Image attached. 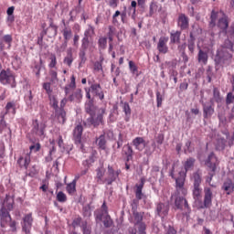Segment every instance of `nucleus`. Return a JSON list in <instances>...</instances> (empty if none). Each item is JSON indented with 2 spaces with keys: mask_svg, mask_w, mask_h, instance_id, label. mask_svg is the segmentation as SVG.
<instances>
[{
  "mask_svg": "<svg viewBox=\"0 0 234 234\" xmlns=\"http://www.w3.org/2000/svg\"><path fill=\"white\" fill-rule=\"evenodd\" d=\"M177 27L180 30H187L189 28V17L186 14H180L177 18Z\"/></svg>",
  "mask_w": 234,
  "mask_h": 234,
  "instance_id": "nucleus-17",
  "label": "nucleus"
},
{
  "mask_svg": "<svg viewBox=\"0 0 234 234\" xmlns=\"http://www.w3.org/2000/svg\"><path fill=\"white\" fill-rule=\"evenodd\" d=\"M57 200L58 202H61L64 203L67 201V195L65 193H63V191H59L57 194Z\"/></svg>",
  "mask_w": 234,
  "mask_h": 234,
  "instance_id": "nucleus-57",
  "label": "nucleus"
},
{
  "mask_svg": "<svg viewBox=\"0 0 234 234\" xmlns=\"http://www.w3.org/2000/svg\"><path fill=\"white\" fill-rule=\"evenodd\" d=\"M232 58L233 55H231L228 49L219 48L218 49L215 57V63L216 65H229V63H231Z\"/></svg>",
  "mask_w": 234,
  "mask_h": 234,
  "instance_id": "nucleus-3",
  "label": "nucleus"
},
{
  "mask_svg": "<svg viewBox=\"0 0 234 234\" xmlns=\"http://www.w3.org/2000/svg\"><path fill=\"white\" fill-rule=\"evenodd\" d=\"M96 144L99 149H101V151H105V149H107V140L105 139V135L101 134V136H99V138L96 139Z\"/></svg>",
  "mask_w": 234,
  "mask_h": 234,
  "instance_id": "nucleus-37",
  "label": "nucleus"
},
{
  "mask_svg": "<svg viewBox=\"0 0 234 234\" xmlns=\"http://www.w3.org/2000/svg\"><path fill=\"white\" fill-rule=\"evenodd\" d=\"M186 184V172H179V176L176 178V189L177 195L186 197L187 195V188L184 187Z\"/></svg>",
  "mask_w": 234,
  "mask_h": 234,
  "instance_id": "nucleus-7",
  "label": "nucleus"
},
{
  "mask_svg": "<svg viewBox=\"0 0 234 234\" xmlns=\"http://www.w3.org/2000/svg\"><path fill=\"white\" fill-rule=\"evenodd\" d=\"M51 85H53L52 82H44L42 84L44 90H46V92H47V94H48V96H50V94H52Z\"/></svg>",
  "mask_w": 234,
  "mask_h": 234,
  "instance_id": "nucleus-54",
  "label": "nucleus"
},
{
  "mask_svg": "<svg viewBox=\"0 0 234 234\" xmlns=\"http://www.w3.org/2000/svg\"><path fill=\"white\" fill-rule=\"evenodd\" d=\"M94 34V27L90 26L89 28L84 32V37L81 39L80 50H92V45L89 40V34Z\"/></svg>",
  "mask_w": 234,
  "mask_h": 234,
  "instance_id": "nucleus-8",
  "label": "nucleus"
},
{
  "mask_svg": "<svg viewBox=\"0 0 234 234\" xmlns=\"http://www.w3.org/2000/svg\"><path fill=\"white\" fill-rule=\"evenodd\" d=\"M122 170H114L111 165H108V176L105 178L107 186H112V182H116V179L120 176Z\"/></svg>",
  "mask_w": 234,
  "mask_h": 234,
  "instance_id": "nucleus-10",
  "label": "nucleus"
},
{
  "mask_svg": "<svg viewBox=\"0 0 234 234\" xmlns=\"http://www.w3.org/2000/svg\"><path fill=\"white\" fill-rule=\"evenodd\" d=\"M74 61V58L72 57V50H68V55L64 58L63 63L64 65L69 66V68L72 67V63Z\"/></svg>",
  "mask_w": 234,
  "mask_h": 234,
  "instance_id": "nucleus-44",
  "label": "nucleus"
},
{
  "mask_svg": "<svg viewBox=\"0 0 234 234\" xmlns=\"http://www.w3.org/2000/svg\"><path fill=\"white\" fill-rule=\"evenodd\" d=\"M121 16V21L122 23H125V19H127V12H120L119 10L115 11V13L112 16V24L118 25V16Z\"/></svg>",
  "mask_w": 234,
  "mask_h": 234,
  "instance_id": "nucleus-26",
  "label": "nucleus"
},
{
  "mask_svg": "<svg viewBox=\"0 0 234 234\" xmlns=\"http://www.w3.org/2000/svg\"><path fill=\"white\" fill-rule=\"evenodd\" d=\"M129 69L132 72V74H136L138 76V67L133 60L129 61Z\"/></svg>",
  "mask_w": 234,
  "mask_h": 234,
  "instance_id": "nucleus-55",
  "label": "nucleus"
},
{
  "mask_svg": "<svg viewBox=\"0 0 234 234\" xmlns=\"http://www.w3.org/2000/svg\"><path fill=\"white\" fill-rule=\"evenodd\" d=\"M101 214L96 215V220L101 221V219L103 218V215H109V208L107 207V204L105 202H103V204L101 205Z\"/></svg>",
  "mask_w": 234,
  "mask_h": 234,
  "instance_id": "nucleus-39",
  "label": "nucleus"
},
{
  "mask_svg": "<svg viewBox=\"0 0 234 234\" xmlns=\"http://www.w3.org/2000/svg\"><path fill=\"white\" fill-rule=\"evenodd\" d=\"M210 19V27H215V25H217V19H218V28L223 30V32H226V30H228V27H229V22H228V16L225 13H223V11L216 12L215 10H213L211 12Z\"/></svg>",
  "mask_w": 234,
  "mask_h": 234,
  "instance_id": "nucleus-2",
  "label": "nucleus"
},
{
  "mask_svg": "<svg viewBox=\"0 0 234 234\" xmlns=\"http://www.w3.org/2000/svg\"><path fill=\"white\" fill-rule=\"evenodd\" d=\"M203 105V116L205 120H209L215 114V107L213 106V101L210 102H205Z\"/></svg>",
  "mask_w": 234,
  "mask_h": 234,
  "instance_id": "nucleus-14",
  "label": "nucleus"
},
{
  "mask_svg": "<svg viewBox=\"0 0 234 234\" xmlns=\"http://www.w3.org/2000/svg\"><path fill=\"white\" fill-rule=\"evenodd\" d=\"M233 101H234V94H233V92H229L227 94V98H226L227 105H231V103H233Z\"/></svg>",
  "mask_w": 234,
  "mask_h": 234,
  "instance_id": "nucleus-63",
  "label": "nucleus"
},
{
  "mask_svg": "<svg viewBox=\"0 0 234 234\" xmlns=\"http://www.w3.org/2000/svg\"><path fill=\"white\" fill-rule=\"evenodd\" d=\"M158 10L159 12L162 10V5L158 6V3L153 0L149 5V17H153V16H154Z\"/></svg>",
  "mask_w": 234,
  "mask_h": 234,
  "instance_id": "nucleus-32",
  "label": "nucleus"
},
{
  "mask_svg": "<svg viewBox=\"0 0 234 234\" xmlns=\"http://www.w3.org/2000/svg\"><path fill=\"white\" fill-rule=\"evenodd\" d=\"M112 218H111V216L107 215L105 217V219L103 220L104 228H111L112 226Z\"/></svg>",
  "mask_w": 234,
  "mask_h": 234,
  "instance_id": "nucleus-58",
  "label": "nucleus"
},
{
  "mask_svg": "<svg viewBox=\"0 0 234 234\" xmlns=\"http://www.w3.org/2000/svg\"><path fill=\"white\" fill-rule=\"evenodd\" d=\"M80 228L82 229L83 234H91L92 233V228L89 226L87 221H83L80 225Z\"/></svg>",
  "mask_w": 234,
  "mask_h": 234,
  "instance_id": "nucleus-46",
  "label": "nucleus"
},
{
  "mask_svg": "<svg viewBox=\"0 0 234 234\" xmlns=\"http://www.w3.org/2000/svg\"><path fill=\"white\" fill-rule=\"evenodd\" d=\"M209 57L207 56V52H205L202 49H199L197 54V61L198 63H202L203 65H207V59Z\"/></svg>",
  "mask_w": 234,
  "mask_h": 234,
  "instance_id": "nucleus-35",
  "label": "nucleus"
},
{
  "mask_svg": "<svg viewBox=\"0 0 234 234\" xmlns=\"http://www.w3.org/2000/svg\"><path fill=\"white\" fill-rule=\"evenodd\" d=\"M67 193L69 195H74L76 191V181H72L71 183H69L66 186Z\"/></svg>",
  "mask_w": 234,
  "mask_h": 234,
  "instance_id": "nucleus-49",
  "label": "nucleus"
},
{
  "mask_svg": "<svg viewBox=\"0 0 234 234\" xmlns=\"http://www.w3.org/2000/svg\"><path fill=\"white\" fill-rule=\"evenodd\" d=\"M226 145H228V139L218 135L215 143L216 151H224Z\"/></svg>",
  "mask_w": 234,
  "mask_h": 234,
  "instance_id": "nucleus-22",
  "label": "nucleus"
},
{
  "mask_svg": "<svg viewBox=\"0 0 234 234\" xmlns=\"http://www.w3.org/2000/svg\"><path fill=\"white\" fill-rule=\"evenodd\" d=\"M17 164L19 167H25V169H28V165H30V153L27 154L25 158L21 156L17 160Z\"/></svg>",
  "mask_w": 234,
  "mask_h": 234,
  "instance_id": "nucleus-28",
  "label": "nucleus"
},
{
  "mask_svg": "<svg viewBox=\"0 0 234 234\" xmlns=\"http://www.w3.org/2000/svg\"><path fill=\"white\" fill-rule=\"evenodd\" d=\"M80 224H83V222H81V218L78 217L73 219L71 226L72 228H78Z\"/></svg>",
  "mask_w": 234,
  "mask_h": 234,
  "instance_id": "nucleus-64",
  "label": "nucleus"
},
{
  "mask_svg": "<svg viewBox=\"0 0 234 234\" xmlns=\"http://www.w3.org/2000/svg\"><path fill=\"white\" fill-rule=\"evenodd\" d=\"M10 112H12V114H16V102L15 101H9L6 103L5 112L3 114H5L6 116V114H10Z\"/></svg>",
  "mask_w": 234,
  "mask_h": 234,
  "instance_id": "nucleus-41",
  "label": "nucleus"
},
{
  "mask_svg": "<svg viewBox=\"0 0 234 234\" xmlns=\"http://www.w3.org/2000/svg\"><path fill=\"white\" fill-rule=\"evenodd\" d=\"M195 162H197V160L193 157H189L185 161L183 164L185 173H187V171H192L193 167H195Z\"/></svg>",
  "mask_w": 234,
  "mask_h": 234,
  "instance_id": "nucleus-33",
  "label": "nucleus"
},
{
  "mask_svg": "<svg viewBox=\"0 0 234 234\" xmlns=\"http://www.w3.org/2000/svg\"><path fill=\"white\" fill-rule=\"evenodd\" d=\"M74 89H76V77L72 75L70 77V82L64 87V92L66 96H69V94H70Z\"/></svg>",
  "mask_w": 234,
  "mask_h": 234,
  "instance_id": "nucleus-25",
  "label": "nucleus"
},
{
  "mask_svg": "<svg viewBox=\"0 0 234 234\" xmlns=\"http://www.w3.org/2000/svg\"><path fill=\"white\" fill-rule=\"evenodd\" d=\"M7 226H9L10 228V231H12V233H16L17 231V222L16 220H11L8 222Z\"/></svg>",
  "mask_w": 234,
  "mask_h": 234,
  "instance_id": "nucleus-56",
  "label": "nucleus"
},
{
  "mask_svg": "<svg viewBox=\"0 0 234 234\" xmlns=\"http://www.w3.org/2000/svg\"><path fill=\"white\" fill-rule=\"evenodd\" d=\"M12 220V216H10V211L6 207H2L0 208V226L1 228H6L8 222Z\"/></svg>",
  "mask_w": 234,
  "mask_h": 234,
  "instance_id": "nucleus-9",
  "label": "nucleus"
},
{
  "mask_svg": "<svg viewBox=\"0 0 234 234\" xmlns=\"http://www.w3.org/2000/svg\"><path fill=\"white\" fill-rule=\"evenodd\" d=\"M96 177L95 180L97 181L98 184H104L105 179H103V176H105V168L103 167H99L96 169Z\"/></svg>",
  "mask_w": 234,
  "mask_h": 234,
  "instance_id": "nucleus-30",
  "label": "nucleus"
},
{
  "mask_svg": "<svg viewBox=\"0 0 234 234\" xmlns=\"http://www.w3.org/2000/svg\"><path fill=\"white\" fill-rule=\"evenodd\" d=\"M50 82L52 84L58 83L59 79L58 78V71L54 69H49Z\"/></svg>",
  "mask_w": 234,
  "mask_h": 234,
  "instance_id": "nucleus-45",
  "label": "nucleus"
},
{
  "mask_svg": "<svg viewBox=\"0 0 234 234\" xmlns=\"http://www.w3.org/2000/svg\"><path fill=\"white\" fill-rule=\"evenodd\" d=\"M122 153L123 154H125L127 162L133 160V154L134 152L133 151V147L129 144L123 146Z\"/></svg>",
  "mask_w": 234,
  "mask_h": 234,
  "instance_id": "nucleus-34",
  "label": "nucleus"
},
{
  "mask_svg": "<svg viewBox=\"0 0 234 234\" xmlns=\"http://www.w3.org/2000/svg\"><path fill=\"white\" fill-rule=\"evenodd\" d=\"M156 211L159 217H167L169 213V206H166L164 203H159L156 207Z\"/></svg>",
  "mask_w": 234,
  "mask_h": 234,
  "instance_id": "nucleus-24",
  "label": "nucleus"
},
{
  "mask_svg": "<svg viewBox=\"0 0 234 234\" xmlns=\"http://www.w3.org/2000/svg\"><path fill=\"white\" fill-rule=\"evenodd\" d=\"M223 191H226L227 195H230L234 191V184L231 179H227L222 186Z\"/></svg>",
  "mask_w": 234,
  "mask_h": 234,
  "instance_id": "nucleus-27",
  "label": "nucleus"
},
{
  "mask_svg": "<svg viewBox=\"0 0 234 234\" xmlns=\"http://www.w3.org/2000/svg\"><path fill=\"white\" fill-rule=\"evenodd\" d=\"M182 36V31H173L170 33V43L172 45H178L180 43V37Z\"/></svg>",
  "mask_w": 234,
  "mask_h": 234,
  "instance_id": "nucleus-29",
  "label": "nucleus"
},
{
  "mask_svg": "<svg viewBox=\"0 0 234 234\" xmlns=\"http://www.w3.org/2000/svg\"><path fill=\"white\" fill-rule=\"evenodd\" d=\"M4 207H5L7 211H12V209H14V199L10 197L5 198Z\"/></svg>",
  "mask_w": 234,
  "mask_h": 234,
  "instance_id": "nucleus-50",
  "label": "nucleus"
},
{
  "mask_svg": "<svg viewBox=\"0 0 234 234\" xmlns=\"http://www.w3.org/2000/svg\"><path fill=\"white\" fill-rule=\"evenodd\" d=\"M214 101L217 103H220L222 101V97H220V90H218V88L213 89V99Z\"/></svg>",
  "mask_w": 234,
  "mask_h": 234,
  "instance_id": "nucleus-47",
  "label": "nucleus"
},
{
  "mask_svg": "<svg viewBox=\"0 0 234 234\" xmlns=\"http://www.w3.org/2000/svg\"><path fill=\"white\" fill-rule=\"evenodd\" d=\"M50 105L54 109V111H58V109H59L58 99H56V97H52L50 99Z\"/></svg>",
  "mask_w": 234,
  "mask_h": 234,
  "instance_id": "nucleus-60",
  "label": "nucleus"
},
{
  "mask_svg": "<svg viewBox=\"0 0 234 234\" xmlns=\"http://www.w3.org/2000/svg\"><path fill=\"white\" fill-rule=\"evenodd\" d=\"M48 69H56V66L58 65V57H56V54L54 53H48Z\"/></svg>",
  "mask_w": 234,
  "mask_h": 234,
  "instance_id": "nucleus-38",
  "label": "nucleus"
},
{
  "mask_svg": "<svg viewBox=\"0 0 234 234\" xmlns=\"http://www.w3.org/2000/svg\"><path fill=\"white\" fill-rule=\"evenodd\" d=\"M193 182L194 187H200V184H202V175L198 172L194 173Z\"/></svg>",
  "mask_w": 234,
  "mask_h": 234,
  "instance_id": "nucleus-42",
  "label": "nucleus"
},
{
  "mask_svg": "<svg viewBox=\"0 0 234 234\" xmlns=\"http://www.w3.org/2000/svg\"><path fill=\"white\" fill-rule=\"evenodd\" d=\"M175 206L176 209H182V207H185L187 213H191V208L189 207L187 199L184 198V197H180V194H178L177 192L176 194Z\"/></svg>",
  "mask_w": 234,
  "mask_h": 234,
  "instance_id": "nucleus-11",
  "label": "nucleus"
},
{
  "mask_svg": "<svg viewBox=\"0 0 234 234\" xmlns=\"http://www.w3.org/2000/svg\"><path fill=\"white\" fill-rule=\"evenodd\" d=\"M133 145H134L135 149L137 151H144L145 147L147 146V143H145V140L144 137H136L132 142Z\"/></svg>",
  "mask_w": 234,
  "mask_h": 234,
  "instance_id": "nucleus-20",
  "label": "nucleus"
},
{
  "mask_svg": "<svg viewBox=\"0 0 234 234\" xmlns=\"http://www.w3.org/2000/svg\"><path fill=\"white\" fill-rule=\"evenodd\" d=\"M145 186V177H141L140 184L135 185V198L142 200L144 198V186Z\"/></svg>",
  "mask_w": 234,
  "mask_h": 234,
  "instance_id": "nucleus-19",
  "label": "nucleus"
},
{
  "mask_svg": "<svg viewBox=\"0 0 234 234\" xmlns=\"http://www.w3.org/2000/svg\"><path fill=\"white\" fill-rule=\"evenodd\" d=\"M86 90V98L90 100V92L93 96H97L100 100L105 99V94L103 93V90H101V85L100 83L91 84L90 88L85 89Z\"/></svg>",
  "mask_w": 234,
  "mask_h": 234,
  "instance_id": "nucleus-6",
  "label": "nucleus"
},
{
  "mask_svg": "<svg viewBox=\"0 0 234 234\" xmlns=\"http://www.w3.org/2000/svg\"><path fill=\"white\" fill-rule=\"evenodd\" d=\"M87 51H85L84 49H80L79 52V58L80 59V64L84 65V63L87 61Z\"/></svg>",
  "mask_w": 234,
  "mask_h": 234,
  "instance_id": "nucleus-53",
  "label": "nucleus"
},
{
  "mask_svg": "<svg viewBox=\"0 0 234 234\" xmlns=\"http://www.w3.org/2000/svg\"><path fill=\"white\" fill-rule=\"evenodd\" d=\"M83 134V126L79 124L73 130V140L76 145H81L83 147V144H81V136Z\"/></svg>",
  "mask_w": 234,
  "mask_h": 234,
  "instance_id": "nucleus-16",
  "label": "nucleus"
},
{
  "mask_svg": "<svg viewBox=\"0 0 234 234\" xmlns=\"http://www.w3.org/2000/svg\"><path fill=\"white\" fill-rule=\"evenodd\" d=\"M162 101H164V96L160 91H156L157 107H162Z\"/></svg>",
  "mask_w": 234,
  "mask_h": 234,
  "instance_id": "nucleus-62",
  "label": "nucleus"
},
{
  "mask_svg": "<svg viewBox=\"0 0 234 234\" xmlns=\"http://www.w3.org/2000/svg\"><path fill=\"white\" fill-rule=\"evenodd\" d=\"M3 41L4 43H6V45H8V48H10V47H12V41H13L12 35H5L3 37Z\"/></svg>",
  "mask_w": 234,
  "mask_h": 234,
  "instance_id": "nucleus-59",
  "label": "nucleus"
},
{
  "mask_svg": "<svg viewBox=\"0 0 234 234\" xmlns=\"http://www.w3.org/2000/svg\"><path fill=\"white\" fill-rule=\"evenodd\" d=\"M206 165L209 167V169H212L213 172L217 169V156L215 155V153H210L207 159L205 162Z\"/></svg>",
  "mask_w": 234,
  "mask_h": 234,
  "instance_id": "nucleus-21",
  "label": "nucleus"
},
{
  "mask_svg": "<svg viewBox=\"0 0 234 234\" xmlns=\"http://www.w3.org/2000/svg\"><path fill=\"white\" fill-rule=\"evenodd\" d=\"M63 37H64V48H67V44L72 37V29L70 27H65L62 30Z\"/></svg>",
  "mask_w": 234,
  "mask_h": 234,
  "instance_id": "nucleus-31",
  "label": "nucleus"
},
{
  "mask_svg": "<svg viewBox=\"0 0 234 234\" xmlns=\"http://www.w3.org/2000/svg\"><path fill=\"white\" fill-rule=\"evenodd\" d=\"M103 114H105V110H101V113H98L97 117H94V114L90 115L87 119V123L89 125H93V127H98L101 123H103Z\"/></svg>",
  "mask_w": 234,
  "mask_h": 234,
  "instance_id": "nucleus-13",
  "label": "nucleus"
},
{
  "mask_svg": "<svg viewBox=\"0 0 234 234\" xmlns=\"http://www.w3.org/2000/svg\"><path fill=\"white\" fill-rule=\"evenodd\" d=\"M188 50L193 54L195 52V37H193V33H190V39L188 41Z\"/></svg>",
  "mask_w": 234,
  "mask_h": 234,
  "instance_id": "nucleus-51",
  "label": "nucleus"
},
{
  "mask_svg": "<svg viewBox=\"0 0 234 234\" xmlns=\"http://www.w3.org/2000/svg\"><path fill=\"white\" fill-rule=\"evenodd\" d=\"M192 191L194 200H196V202H198V200L202 198V187L194 186Z\"/></svg>",
  "mask_w": 234,
  "mask_h": 234,
  "instance_id": "nucleus-40",
  "label": "nucleus"
},
{
  "mask_svg": "<svg viewBox=\"0 0 234 234\" xmlns=\"http://www.w3.org/2000/svg\"><path fill=\"white\" fill-rule=\"evenodd\" d=\"M55 118H57L58 123L63 125L67 122V112H65V109L55 110Z\"/></svg>",
  "mask_w": 234,
  "mask_h": 234,
  "instance_id": "nucleus-23",
  "label": "nucleus"
},
{
  "mask_svg": "<svg viewBox=\"0 0 234 234\" xmlns=\"http://www.w3.org/2000/svg\"><path fill=\"white\" fill-rule=\"evenodd\" d=\"M132 216L129 218V222L133 224V226H138V234H147L145 231L147 229V225H145L144 220V212H138L136 207H132Z\"/></svg>",
  "mask_w": 234,
  "mask_h": 234,
  "instance_id": "nucleus-1",
  "label": "nucleus"
},
{
  "mask_svg": "<svg viewBox=\"0 0 234 234\" xmlns=\"http://www.w3.org/2000/svg\"><path fill=\"white\" fill-rule=\"evenodd\" d=\"M45 123H39L37 120L33 121L32 133L37 136H43L45 134Z\"/></svg>",
  "mask_w": 234,
  "mask_h": 234,
  "instance_id": "nucleus-18",
  "label": "nucleus"
},
{
  "mask_svg": "<svg viewBox=\"0 0 234 234\" xmlns=\"http://www.w3.org/2000/svg\"><path fill=\"white\" fill-rule=\"evenodd\" d=\"M215 197V194H213V189L209 186L204 187V198L203 203L200 202V209H207L213 206V198Z\"/></svg>",
  "mask_w": 234,
  "mask_h": 234,
  "instance_id": "nucleus-5",
  "label": "nucleus"
},
{
  "mask_svg": "<svg viewBox=\"0 0 234 234\" xmlns=\"http://www.w3.org/2000/svg\"><path fill=\"white\" fill-rule=\"evenodd\" d=\"M0 83L2 85H10L12 89H16V87H17L16 76H14V73H12L10 69H3L0 72Z\"/></svg>",
  "mask_w": 234,
  "mask_h": 234,
  "instance_id": "nucleus-4",
  "label": "nucleus"
},
{
  "mask_svg": "<svg viewBox=\"0 0 234 234\" xmlns=\"http://www.w3.org/2000/svg\"><path fill=\"white\" fill-rule=\"evenodd\" d=\"M23 225L22 229L25 231L26 234L30 233V229H32V223L34 222V218H32V213L27 214L23 218Z\"/></svg>",
  "mask_w": 234,
  "mask_h": 234,
  "instance_id": "nucleus-15",
  "label": "nucleus"
},
{
  "mask_svg": "<svg viewBox=\"0 0 234 234\" xmlns=\"http://www.w3.org/2000/svg\"><path fill=\"white\" fill-rule=\"evenodd\" d=\"M89 100L85 104V111L90 116H92L94 114V101L91 99Z\"/></svg>",
  "mask_w": 234,
  "mask_h": 234,
  "instance_id": "nucleus-43",
  "label": "nucleus"
},
{
  "mask_svg": "<svg viewBox=\"0 0 234 234\" xmlns=\"http://www.w3.org/2000/svg\"><path fill=\"white\" fill-rule=\"evenodd\" d=\"M167 43H169V37H160L157 42V50L159 54H167V52H169V47L167 46Z\"/></svg>",
  "mask_w": 234,
  "mask_h": 234,
  "instance_id": "nucleus-12",
  "label": "nucleus"
},
{
  "mask_svg": "<svg viewBox=\"0 0 234 234\" xmlns=\"http://www.w3.org/2000/svg\"><path fill=\"white\" fill-rule=\"evenodd\" d=\"M221 48H225V50L233 52V42H231L229 39H226Z\"/></svg>",
  "mask_w": 234,
  "mask_h": 234,
  "instance_id": "nucleus-52",
  "label": "nucleus"
},
{
  "mask_svg": "<svg viewBox=\"0 0 234 234\" xmlns=\"http://www.w3.org/2000/svg\"><path fill=\"white\" fill-rule=\"evenodd\" d=\"M83 98V93L81 92V89H77L71 95L69 96L68 100L69 101H80Z\"/></svg>",
  "mask_w": 234,
  "mask_h": 234,
  "instance_id": "nucleus-36",
  "label": "nucleus"
},
{
  "mask_svg": "<svg viewBox=\"0 0 234 234\" xmlns=\"http://www.w3.org/2000/svg\"><path fill=\"white\" fill-rule=\"evenodd\" d=\"M99 50H105L107 48V37H101L98 40Z\"/></svg>",
  "mask_w": 234,
  "mask_h": 234,
  "instance_id": "nucleus-48",
  "label": "nucleus"
},
{
  "mask_svg": "<svg viewBox=\"0 0 234 234\" xmlns=\"http://www.w3.org/2000/svg\"><path fill=\"white\" fill-rule=\"evenodd\" d=\"M47 30H51L52 31L51 36H58V26H56L54 24V22L50 23L49 28H48Z\"/></svg>",
  "mask_w": 234,
  "mask_h": 234,
  "instance_id": "nucleus-61",
  "label": "nucleus"
}]
</instances>
